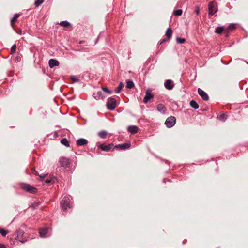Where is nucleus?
I'll return each instance as SVG.
<instances>
[{
	"mask_svg": "<svg viewBox=\"0 0 248 248\" xmlns=\"http://www.w3.org/2000/svg\"><path fill=\"white\" fill-rule=\"evenodd\" d=\"M190 105L191 107L194 108H199V105L198 103L194 100H191L190 102Z\"/></svg>",
	"mask_w": 248,
	"mask_h": 248,
	"instance_id": "aec40b11",
	"label": "nucleus"
},
{
	"mask_svg": "<svg viewBox=\"0 0 248 248\" xmlns=\"http://www.w3.org/2000/svg\"><path fill=\"white\" fill-rule=\"evenodd\" d=\"M44 0H37L34 3V5H35V6L38 7L41 4H42Z\"/></svg>",
	"mask_w": 248,
	"mask_h": 248,
	"instance_id": "473e14b6",
	"label": "nucleus"
},
{
	"mask_svg": "<svg viewBox=\"0 0 248 248\" xmlns=\"http://www.w3.org/2000/svg\"><path fill=\"white\" fill-rule=\"evenodd\" d=\"M19 16V15L18 14H16L14 17L11 19V24L13 26V24L16 22L17 18Z\"/></svg>",
	"mask_w": 248,
	"mask_h": 248,
	"instance_id": "412c9836",
	"label": "nucleus"
},
{
	"mask_svg": "<svg viewBox=\"0 0 248 248\" xmlns=\"http://www.w3.org/2000/svg\"><path fill=\"white\" fill-rule=\"evenodd\" d=\"M157 110L161 112H165V110H164V106L163 105H162V104H159L157 106Z\"/></svg>",
	"mask_w": 248,
	"mask_h": 248,
	"instance_id": "4be33fe9",
	"label": "nucleus"
},
{
	"mask_svg": "<svg viewBox=\"0 0 248 248\" xmlns=\"http://www.w3.org/2000/svg\"><path fill=\"white\" fill-rule=\"evenodd\" d=\"M127 130L131 134H134L138 132V127L134 125L129 126Z\"/></svg>",
	"mask_w": 248,
	"mask_h": 248,
	"instance_id": "4468645a",
	"label": "nucleus"
},
{
	"mask_svg": "<svg viewBox=\"0 0 248 248\" xmlns=\"http://www.w3.org/2000/svg\"><path fill=\"white\" fill-rule=\"evenodd\" d=\"M31 170L32 173L34 174L35 175H38V172L36 171L34 168H32Z\"/></svg>",
	"mask_w": 248,
	"mask_h": 248,
	"instance_id": "4c0bfd02",
	"label": "nucleus"
},
{
	"mask_svg": "<svg viewBox=\"0 0 248 248\" xmlns=\"http://www.w3.org/2000/svg\"><path fill=\"white\" fill-rule=\"evenodd\" d=\"M61 205L62 209L64 211H66L68 208H70L71 207L69 198L64 197L61 201Z\"/></svg>",
	"mask_w": 248,
	"mask_h": 248,
	"instance_id": "f257e3e1",
	"label": "nucleus"
},
{
	"mask_svg": "<svg viewBox=\"0 0 248 248\" xmlns=\"http://www.w3.org/2000/svg\"><path fill=\"white\" fill-rule=\"evenodd\" d=\"M0 248H6L4 245L0 244Z\"/></svg>",
	"mask_w": 248,
	"mask_h": 248,
	"instance_id": "a19ab883",
	"label": "nucleus"
},
{
	"mask_svg": "<svg viewBox=\"0 0 248 248\" xmlns=\"http://www.w3.org/2000/svg\"><path fill=\"white\" fill-rule=\"evenodd\" d=\"M23 189L26 190L28 192H29L30 193H35L37 191V189L32 187L29 185H24L23 187Z\"/></svg>",
	"mask_w": 248,
	"mask_h": 248,
	"instance_id": "6e6552de",
	"label": "nucleus"
},
{
	"mask_svg": "<svg viewBox=\"0 0 248 248\" xmlns=\"http://www.w3.org/2000/svg\"><path fill=\"white\" fill-rule=\"evenodd\" d=\"M16 59L17 61H20V57H17L16 58Z\"/></svg>",
	"mask_w": 248,
	"mask_h": 248,
	"instance_id": "37998d69",
	"label": "nucleus"
},
{
	"mask_svg": "<svg viewBox=\"0 0 248 248\" xmlns=\"http://www.w3.org/2000/svg\"><path fill=\"white\" fill-rule=\"evenodd\" d=\"M198 93L199 95L204 100L208 101L209 100V96L207 94L203 91L202 89L199 88L198 89Z\"/></svg>",
	"mask_w": 248,
	"mask_h": 248,
	"instance_id": "423d86ee",
	"label": "nucleus"
},
{
	"mask_svg": "<svg viewBox=\"0 0 248 248\" xmlns=\"http://www.w3.org/2000/svg\"><path fill=\"white\" fill-rule=\"evenodd\" d=\"M102 90L109 94L112 93V91L109 90L107 87H102Z\"/></svg>",
	"mask_w": 248,
	"mask_h": 248,
	"instance_id": "7c9ffc66",
	"label": "nucleus"
},
{
	"mask_svg": "<svg viewBox=\"0 0 248 248\" xmlns=\"http://www.w3.org/2000/svg\"><path fill=\"white\" fill-rule=\"evenodd\" d=\"M182 10L181 9H177L174 10L173 14L177 16H181L182 14Z\"/></svg>",
	"mask_w": 248,
	"mask_h": 248,
	"instance_id": "cd10ccee",
	"label": "nucleus"
},
{
	"mask_svg": "<svg viewBox=\"0 0 248 248\" xmlns=\"http://www.w3.org/2000/svg\"><path fill=\"white\" fill-rule=\"evenodd\" d=\"M59 162L61 163V165L63 167H68L70 165V161L66 157H62L60 159Z\"/></svg>",
	"mask_w": 248,
	"mask_h": 248,
	"instance_id": "39448f33",
	"label": "nucleus"
},
{
	"mask_svg": "<svg viewBox=\"0 0 248 248\" xmlns=\"http://www.w3.org/2000/svg\"><path fill=\"white\" fill-rule=\"evenodd\" d=\"M130 143H124L122 144H119L117 145H116L115 146V148L116 149H120V150H124L126 149H128L130 147Z\"/></svg>",
	"mask_w": 248,
	"mask_h": 248,
	"instance_id": "9d476101",
	"label": "nucleus"
},
{
	"mask_svg": "<svg viewBox=\"0 0 248 248\" xmlns=\"http://www.w3.org/2000/svg\"><path fill=\"white\" fill-rule=\"evenodd\" d=\"M61 143L66 147H69L70 145L68 141L66 138H63L61 140Z\"/></svg>",
	"mask_w": 248,
	"mask_h": 248,
	"instance_id": "6ab92c4d",
	"label": "nucleus"
},
{
	"mask_svg": "<svg viewBox=\"0 0 248 248\" xmlns=\"http://www.w3.org/2000/svg\"><path fill=\"white\" fill-rule=\"evenodd\" d=\"M40 204V202L36 201V202H34L32 203V204L31 205V207L33 209H36L37 207H38L39 206Z\"/></svg>",
	"mask_w": 248,
	"mask_h": 248,
	"instance_id": "c756f323",
	"label": "nucleus"
},
{
	"mask_svg": "<svg viewBox=\"0 0 248 248\" xmlns=\"http://www.w3.org/2000/svg\"><path fill=\"white\" fill-rule=\"evenodd\" d=\"M209 14L213 15L217 11V4L214 1L210 2L208 5Z\"/></svg>",
	"mask_w": 248,
	"mask_h": 248,
	"instance_id": "7ed1b4c3",
	"label": "nucleus"
},
{
	"mask_svg": "<svg viewBox=\"0 0 248 248\" xmlns=\"http://www.w3.org/2000/svg\"><path fill=\"white\" fill-rule=\"evenodd\" d=\"M235 28V25L234 24H231L227 28H225L224 31H226L227 33H229L231 31L234 30Z\"/></svg>",
	"mask_w": 248,
	"mask_h": 248,
	"instance_id": "2eb2a0df",
	"label": "nucleus"
},
{
	"mask_svg": "<svg viewBox=\"0 0 248 248\" xmlns=\"http://www.w3.org/2000/svg\"><path fill=\"white\" fill-rule=\"evenodd\" d=\"M225 30V28L223 27H217L216 28L215 32L217 34H220L223 32V31H224Z\"/></svg>",
	"mask_w": 248,
	"mask_h": 248,
	"instance_id": "dca6fc26",
	"label": "nucleus"
},
{
	"mask_svg": "<svg viewBox=\"0 0 248 248\" xmlns=\"http://www.w3.org/2000/svg\"><path fill=\"white\" fill-rule=\"evenodd\" d=\"M106 106L107 108L110 110L114 109L116 107V100L114 98L111 97L108 98L107 100Z\"/></svg>",
	"mask_w": 248,
	"mask_h": 248,
	"instance_id": "f03ea898",
	"label": "nucleus"
},
{
	"mask_svg": "<svg viewBox=\"0 0 248 248\" xmlns=\"http://www.w3.org/2000/svg\"><path fill=\"white\" fill-rule=\"evenodd\" d=\"M154 97V95L151 93V92L150 90H147L146 92V95L143 99V102L147 103L148 101L151 98Z\"/></svg>",
	"mask_w": 248,
	"mask_h": 248,
	"instance_id": "0eeeda50",
	"label": "nucleus"
},
{
	"mask_svg": "<svg viewBox=\"0 0 248 248\" xmlns=\"http://www.w3.org/2000/svg\"><path fill=\"white\" fill-rule=\"evenodd\" d=\"M124 87V84L122 82H120L119 86L116 89L115 92L117 93H119Z\"/></svg>",
	"mask_w": 248,
	"mask_h": 248,
	"instance_id": "393cba45",
	"label": "nucleus"
},
{
	"mask_svg": "<svg viewBox=\"0 0 248 248\" xmlns=\"http://www.w3.org/2000/svg\"><path fill=\"white\" fill-rule=\"evenodd\" d=\"M176 123V118L173 116L168 117L165 121V124L167 127L170 128L172 127Z\"/></svg>",
	"mask_w": 248,
	"mask_h": 248,
	"instance_id": "20e7f679",
	"label": "nucleus"
},
{
	"mask_svg": "<svg viewBox=\"0 0 248 248\" xmlns=\"http://www.w3.org/2000/svg\"><path fill=\"white\" fill-rule=\"evenodd\" d=\"M70 78L73 82H76L79 81V79L78 78H75L73 76H71Z\"/></svg>",
	"mask_w": 248,
	"mask_h": 248,
	"instance_id": "c9c22d12",
	"label": "nucleus"
},
{
	"mask_svg": "<svg viewBox=\"0 0 248 248\" xmlns=\"http://www.w3.org/2000/svg\"><path fill=\"white\" fill-rule=\"evenodd\" d=\"M167 40H168L167 39H164L162 40V41L161 42L160 44H162L163 43L166 42L167 41Z\"/></svg>",
	"mask_w": 248,
	"mask_h": 248,
	"instance_id": "ea45409f",
	"label": "nucleus"
},
{
	"mask_svg": "<svg viewBox=\"0 0 248 248\" xmlns=\"http://www.w3.org/2000/svg\"><path fill=\"white\" fill-rule=\"evenodd\" d=\"M164 86L167 89L170 90L173 89L174 84L171 80L168 79L165 81Z\"/></svg>",
	"mask_w": 248,
	"mask_h": 248,
	"instance_id": "1a4fd4ad",
	"label": "nucleus"
},
{
	"mask_svg": "<svg viewBox=\"0 0 248 248\" xmlns=\"http://www.w3.org/2000/svg\"><path fill=\"white\" fill-rule=\"evenodd\" d=\"M59 24L63 27H68L70 26V23L66 21H62L59 23Z\"/></svg>",
	"mask_w": 248,
	"mask_h": 248,
	"instance_id": "bb28decb",
	"label": "nucleus"
},
{
	"mask_svg": "<svg viewBox=\"0 0 248 248\" xmlns=\"http://www.w3.org/2000/svg\"><path fill=\"white\" fill-rule=\"evenodd\" d=\"M76 143L78 146L85 145L87 144L88 141L85 139L80 138L77 140Z\"/></svg>",
	"mask_w": 248,
	"mask_h": 248,
	"instance_id": "ddd939ff",
	"label": "nucleus"
},
{
	"mask_svg": "<svg viewBox=\"0 0 248 248\" xmlns=\"http://www.w3.org/2000/svg\"><path fill=\"white\" fill-rule=\"evenodd\" d=\"M227 116L226 115H225V114H222L218 116L217 118L220 120H221L223 122H224L227 119Z\"/></svg>",
	"mask_w": 248,
	"mask_h": 248,
	"instance_id": "a878e982",
	"label": "nucleus"
},
{
	"mask_svg": "<svg viewBox=\"0 0 248 248\" xmlns=\"http://www.w3.org/2000/svg\"><path fill=\"white\" fill-rule=\"evenodd\" d=\"M195 13H196V14H199V8L198 7H197L195 9Z\"/></svg>",
	"mask_w": 248,
	"mask_h": 248,
	"instance_id": "58836bf2",
	"label": "nucleus"
},
{
	"mask_svg": "<svg viewBox=\"0 0 248 248\" xmlns=\"http://www.w3.org/2000/svg\"><path fill=\"white\" fill-rule=\"evenodd\" d=\"M46 176V175H44L43 176L40 175V177L44 178Z\"/></svg>",
	"mask_w": 248,
	"mask_h": 248,
	"instance_id": "c03bdc74",
	"label": "nucleus"
},
{
	"mask_svg": "<svg viewBox=\"0 0 248 248\" xmlns=\"http://www.w3.org/2000/svg\"><path fill=\"white\" fill-rule=\"evenodd\" d=\"M0 233L3 236H5L8 233V231L3 228H0Z\"/></svg>",
	"mask_w": 248,
	"mask_h": 248,
	"instance_id": "c85d7f7f",
	"label": "nucleus"
},
{
	"mask_svg": "<svg viewBox=\"0 0 248 248\" xmlns=\"http://www.w3.org/2000/svg\"><path fill=\"white\" fill-rule=\"evenodd\" d=\"M98 134L100 137H101L102 139H104L106 138L107 135V132L105 131H102L99 132Z\"/></svg>",
	"mask_w": 248,
	"mask_h": 248,
	"instance_id": "b1692460",
	"label": "nucleus"
},
{
	"mask_svg": "<svg viewBox=\"0 0 248 248\" xmlns=\"http://www.w3.org/2000/svg\"><path fill=\"white\" fill-rule=\"evenodd\" d=\"M224 33L225 34V36L227 37L229 33H227L226 31H224Z\"/></svg>",
	"mask_w": 248,
	"mask_h": 248,
	"instance_id": "79ce46f5",
	"label": "nucleus"
},
{
	"mask_svg": "<svg viewBox=\"0 0 248 248\" xmlns=\"http://www.w3.org/2000/svg\"><path fill=\"white\" fill-rule=\"evenodd\" d=\"M172 34V30L170 28H168L165 33V35L166 36L168 40H169L171 38Z\"/></svg>",
	"mask_w": 248,
	"mask_h": 248,
	"instance_id": "f3484780",
	"label": "nucleus"
},
{
	"mask_svg": "<svg viewBox=\"0 0 248 248\" xmlns=\"http://www.w3.org/2000/svg\"><path fill=\"white\" fill-rule=\"evenodd\" d=\"M19 33H21V30L20 31Z\"/></svg>",
	"mask_w": 248,
	"mask_h": 248,
	"instance_id": "49530a36",
	"label": "nucleus"
},
{
	"mask_svg": "<svg viewBox=\"0 0 248 248\" xmlns=\"http://www.w3.org/2000/svg\"><path fill=\"white\" fill-rule=\"evenodd\" d=\"M17 237L18 238L20 236H22L23 234V232L21 230L17 231Z\"/></svg>",
	"mask_w": 248,
	"mask_h": 248,
	"instance_id": "f704fd0d",
	"label": "nucleus"
},
{
	"mask_svg": "<svg viewBox=\"0 0 248 248\" xmlns=\"http://www.w3.org/2000/svg\"><path fill=\"white\" fill-rule=\"evenodd\" d=\"M54 178H51V179H45L44 181L46 183H50L53 179Z\"/></svg>",
	"mask_w": 248,
	"mask_h": 248,
	"instance_id": "e433bc0d",
	"label": "nucleus"
},
{
	"mask_svg": "<svg viewBox=\"0 0 248 248\" xmlns=\"http://www.w3.org/2000/svg\"><path fill=\"white\" fill-rule=\"evenodd\" d=\"M16 45H13L11 48V54L14 53L16 52Z\"/></svg>",
	"mask_w": 248,
	"mask_h": 248,
	"instance_id": "72a5a7b5",
	"label": "nucleus"
},
{
	"mask_svg": "<svg viewBox=\"0 0 248 248\" xmlns=\"http://www.w3.org/2000/svg\"><path fill=\"white\" fill-rule=\"evenodd\" d=\"M134 86V83L131 80H127L126 81V88L131 89Z\"/></svg>",
	"mask_w": 248,
	"mask_h": 248,
	"instance_id": "5701e85b",
	"label": "nucleus"
},
{
	"mask_svg": "<svg viewBox=\"0 0 248 248\" xmlns=\"http://www.w3.org/2000/svg\"><path fill=\"white\" fill-rule=\"evenodd\" d=\"M113 146V144L111 143L108 145L101 144L99 145V147L103 151H108Z\"/></svg>",
	"mask_w": 248,
	"mask_h": 248,
	"instance_id": "9b49d317",
	"label": "nucleus"
},
{
	"mask_svg": "<svg viewBox=\"0 0 248 248\" xmlns=\"http://www.w3.org/2000/svg\"><path fill=\"white\" fill-rule=\"evenodd\" d=\"M48 63L50 68H53L54 66H59L60 64L59 62L57 60L53 59H50L49 60Z\"/></svg>",
	"mask_w": 248,
	"mask_h": 248,
	"instance_id": "f8f14e48",
	"label": "nucleus"
},
{
	"mask_svg": "<svg viewBox=\"0 0 248 248\" xmlns=\"http://www.w3.org/2000/svg\"><path fill=\"white\" fill-rule=\"evenodd\" d=\"M79 43H80V44L82 43V41H80Z\"/></svg>",
	"mask_w": 248,
	"mask_h": 248,
	"instance_id": "a18cd8bd",
	"label": "nucleus"
},
{
	"mask_svg": "<svg viewBox=\"0 0 248 248\" xmlns=\"http://www.w3.org/2000/svg\"><path fill=\"white\" fill-rule=\"evenodd\" d=\"M176 41L179 44H183L185 42L186 40L184 38H181L179 37H177L176 38Z\"/></svg>",
	"mask_w": 248,
	"mask_h": 248,
	"instance_id": "2f4dec72",
	"label": "nucleus"
},
{
	"mask_svg": "<svg viewBox=\"0 0 248 248\" xmlns=\"http://www.w3.org/2000/svg\"><path fill=\"white\" fill-rule=\"evenodd\" d=\"M47 232V229L44 228L40 230L39 234L41 237H44Z\"/></svg>",
	"mask_w": 248,
	"mask_h": 248,
	"instance_id": "a211bd4d",
	"label": "nucleus"
}]
</instances>
